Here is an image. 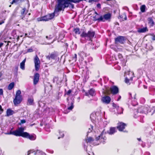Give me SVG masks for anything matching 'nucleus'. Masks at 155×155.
I'll return each instance as SVG.
<instances>
[{
  "label": "nucleus",
  "mask_w": 155,
  "mask_h": 155,
  "mask_svg": "<svg viewBox=\"0 0 155 155\" xmlns=\"http://www.w3.org/2000/svg\"><path fill=\"white\" fill-rule=\"evenodd\" d=\"M94 143V145H98L99 144V143Z\"/></svg>",
  "instance_id": "obj_62"
},
{
  "label": "nucleus",
  "mask_w": 155,
  "mask_h": 155,
  "mask_svg": "<svg viewBox=\"0 0 155 155\" xmlns=\"http://www.w3.org/2000/svg\"><path fill=\"white\" fill-rule=\"evenodd\" d=\"M46 38L48 39H51L53 38V36L51 35H50L49 36H46Z\"/></svg>",
  "instance_id": "obj_45"
},
{
  "label": "nucleus",
  "mask_w": 155,
  "mask_h": 155,
  "mask_svg": "<svg viewBox=\"0 0 155 155\" xmlns=\"http://www.w3.org/2000/svg\"><path fill=\"white\" fill-rule=\"evenodd\" d=\"M3 90L2 89H0V95H3Z\"/></svg>",
  "instance_id": "obj_48"
},
{
  "label": "nucleus",
  "mask_w": 155,
  "mask_h": 155,
  "mask_svg": "<svg viewBox=\"0 0 155 155\" xmlns=\"http://www.w3.org/2000/svg\"><path fill=\"white\" fill-rule=\"evenodd\" d=\"M112 106L114 108L117 109V114H121L123 113V109L122 107H119L118 105L113 103L112 104Z\"/></svg>",
  "instance_id": "obj_12"
},
{
  "label": "nucleus",
  "mask_w": 155,
  "mask_h": 155,
  "mask_svg": "<svg viewBox=\"0 0 155 155\" xmlns=\"http://www.w3.org/2000/svg\"><path fill=\"white\" fill-rule=\"evenodd\" d=\"M33 51V50L32 48H29L28 49L27 52H31Z\"/></svg>",
  "instance_id": "obj_47"
},
{
  "label": "nucleus",
  "mask_w": 155,
  "mask_h": 155,
  "mask_svg": "<svg viewBox=\"0 0 155 155\" xmlns=\"http://www.w3.org/2000/svg\"><path fill=\"white\" fill-rule=\"evenodd\" d=\"M24 129L21 127L14 131H10L9 132L5 133L6 134H13L16 136H21L24 137L25 132H24Z\"/></svg>",
  "instance_id": "obj_2"
},
{
  "label": "nucleus",
  "mask_w": 155,
  "mask_h": 155,
  "mask_svg": "<svg viewBox=\"0 0 155 155\" xmlns=\"http://www.w3.org/2000/svg\"><path fill=\"white\" fill-rule=\"evenodd\" d=\"M39 78V74L38 73L35 74L34 76L33 83L36 85L38 83Z\"/></svg>",
  "instance_id": "obj_15"
},
{
  "label": "nucleus",
  "mask_w": 155,
  "mask_h": 155,
  "mask_svg": "<svg viewBox=\"0 0 155 155\" xmlns=\"http://www.w3.org/2000/svg\"><path fill=\"white\" fill-rule=\"evenodd\" d=\"M121 17L124 19L123 20H126L127 19V17L125 14L124 13L121 16Z\"/></svg>",
  "instance_id": "obj_39"
},
{
  "label": "nucleus",
  "mask_w": 155,
  "mask_h": 155,
  "mask_svg": "<svg viewBox=\"0 0 155 155\" xmlns=\"http://www.w3.org/2000/svg\"><path fill=\"white\" fill-rule=\"evenodd\" d=\"M34 151L33 150H30L28 151V152L27 155H29L31 154V153H32Z\"/></svg>",
  "instance_id": "obj_46"
},
{
  "label": "nucleus",
  "mask_w": 155,
  "mask_h": 155,
  "mask_svg": "<svg viewBox=\"0 0 155 155\" xmlns=\"http://www.w3.org/2000/svg\"><path fill=\"white\" fill-rule=\"evenodd\" d=\"M12 34L14 38H16L17 36L16 35V31L15 30L12 31Z\"/></svg>",
  "instance_id": "obj_40"
},
{
  "label": "nucleus",
  "mask_w": 155,
  "mask_h": 155,
  "mask_svg": "<svg viewBox=\"0 0 155 155\" xmlns=\"http://www.w3.org/2000/svg\"><path fill=\"white\" fill-rule=\"evenodd\" d=\"M118 58L120 59H121V58H122V56L121 54H118Z\"/></svg>",
  "instance_id": "obj_52"
},
{
  "label": "nucleus",
  "mask_w": 155,
  "mask_h": 155,
  "mask_svg": "<svg viewBox=\"0 0 155 155\" xmlns=\"http://www.w3.org/2000/svg\"><path fill=\"white\" fill-rule=\"evenodd\" d=\"M111 101V98L108 96H105L101 98V101L102 102L107 104H109Z\"/></svg>",
  "instance_id": "obj_10"
},
{
  "label": "nucleus",
  "mask_w": 155,
  "mask_h": 155,
  "mask_svg": "<svg viewBox=\"0 0 155 155\" xmlns=\"http://www.w3.org/2000/svg\"><path fill=\"white\" fill-rule=\"evenodd\" d=\"M95 32L93 31H89L87 33L84 31L81 34V36L82 37L85 38L87 40H91L94 36Z\"/></svg>",
  "instance_id": "obj_5"
},
{
  "label": "nucleus",
  "mask_w": 155,
  "mask_h": 155,
  "mask_svg": "<svg viewBox=\"0 0 155 155\" xmlns=\"http://www.w3.org/2000/svg\"><path fill=\"white\" fill-rule=\"evenodd\" d=\"M83 0H57V4L55 8L54 13L58 15V13L61 11H64L65 8L68 7L69 2L75 3H78Z\"/></svg>",
  "instance_id": "obj_1"
},
{
  "label": "nucleus",
  "mask_w": 155,
  "mask_h": 155,
  "mask_svg": "<svg viewBox=\"0 0 155 155\" xmlns=\"http://www.w3.org/2000/svg\"><path fill=\"white\" fill-rule=\"evenodd\" d=\"M26 61V58L20 64V68L22 70H24L25 69V63Z\"/></svg>",
  "instance_id": "obj_21"
},
{
  "label": "nucleus",
  "mask_w": 155,
  "mask_h": 155,
  "mask_svg": "<svg viewBox=\"0 0 155 155\" xmlns=\"http://www.w3.org/2000/svg\"><path fill=\"white\" fill-rule=\"evenodd\" d=\"M21 124H24L25 123L26 121L25 120H21Z\"/></svg>",
  "instance_id": "obj_50"
},
{
  "label": "nucleus",
  "mask_w": 155,
  "mask_h": 155,
  "mask_svg": "<svg viewBox=\"0 0 155 155\" xmlns=\"http://www.w3.org/2000/svg\"><path fill=\"white\" fill-rule=\"evenodd\" d=\"M120 67H119L118 68H117V69L119 70H120Z\"/></svg>",
  "instance_id": "obj_63"
},
{
  "label": "nucleus",
  "mask_w": 155,
  "mask_h": 155,
  "mask_svg": "<svg viewBox=\"0 0 155 155\" xmlns=\"http://www.w3.org/2000/svg\"><path fill=\"white\" fill-rule=\"evenodd\" d=\"M20 90H18L16 92L15 97L13 100L14 103L15 105L20 104L22 101V98Z\"/></svg>",
  "instance_id": "obj_4"
},
{
  "label": "nucleus",
  "mask_w": 155,
  "mask_h": 155,
  "mask_svg": "<svg viewBox=\"0 0 155 155\" xmlns=\"http://www.w3.org/2000/svg\"><path fill=\"white\" fill-rule=\"evenodd\" d=\"M74 107V106H73V102H72L71 104V106L70 107H69L68 108V110H71Z\"/></svg>",
  "instance_id": "obj_36"
},
{
  "label": "nucleus",
  "mask_w": 155,
  "mask_h": 155,
  "mask_svg": "<svg viewBox=\"0 0 155 155\" xmlns=\"http://www.w3.org/2000/svg\"><path fill=\"white\" fill-rule=\"evenodd\" d=\"M0 110L2 112L3 111V109L2 108V107L0 105Z\"/></svg>",
  "instance_id": "obj_55"
},
{
  "label": "nucleus",
  "mask_w": 155,
  "mask_h": 155,
  "mask_svg": "<svg viewBox=\"0 0 155 155\" xmlns=\"http://www.w3.org/2000/svg\"><path fill=\"white\" fill-rule=\"evenodd\" d=\"M77 58V54H74V57H73V59H74L75 58V61H76Z\"/></svg>",
  "instance_id": "obj_51"
},
{
  "label": "nucleus",
  "mask_w": 155,
  "mask_h": 155,
  "mask_svg": "<svg viewBox=\"0 0 155 155\" xmlns=\"http://www.w3.org/2000/svg\"><path fill=\"white\" fill-rule=\"evenodd\" d=\"M46 58L47 59L50 60L51 58L50 55V56H48L46 57Z\"/></svg>",
  "instance_id": "obj_56"
},
{
  "label": "nucleus",
  "mask_w": 155,
  "mask_h": 155,
  "mask_svg": "<svg viewBox=\"0 0 155 155\" xmlns=\"http://www.w3.org/2000/svg\"><path fill=\"white\" fill-rule=\"evenodd\" d=\"M72 90H69L67 92H66L65 94L68 95H69L71 93Z\"/></svg>",
  "instance_id": "obj_42"
},
{
  "label": "nucleus",
  "mask_w": 155,
  "mask_h": 155,
  "mask_svg": "<svg viewBox=\"0 0 155 155\" xmlns=\"http://www.w3.org/2000/svg\"><path fill=\"white\" fill-rule=\"evenodd\" d=\"M89 93L92 96L94 95L95 94L94 90L93 89H91L89 91Z\"/></svg>",
  "instance_id": "obj_29"
},
{
  "label": "nucleus",
  "mask_w": 155,
  "mask_h": 155,
  "mask_svg": "<svg viewBox=\"0 0 155 155\" xmlns=\"http://www.w3.org/2000/svg\"><path fill=\"white\" fill-rule=\"evenodd\" d=\"M55 10L53 13L49 14L45 16L39 17L37 18V19L38 21H48L49 20H51L53 18L54 16H57L59 13V12L58 13V15H57L56 14L54 13Z\"/></svg>",
  "instance_id": "obj_3"
},
{
  "label": "nucleus",
  "mask_w": 155,
  "mask_h": 155,
  "mask_svg": "<svg viewBox=\"0 0 155 155\" xmlns=\"http://www.w3.org/2000/svg\"><path fill=\"white\" fill-rule=\"evenodd\" d=\"M27 12L26 11L25 8H24L21 12V14L22 15H25L26 14Z\"/></svg>",
  "instance_id": "obj_35"
},
{
  "label": "nucleus",
  "mask_w": 155,
  "mask_h": 155,
  "mask_svg": "<svg viewBox=\"0 0 155 155\" xmlns=\"http://www.w3.org/2000/svg\"><path fill=\"white\" fill-rule=\"evenodd\" d=\"M137 139L139 141H140L141 140V139L140 138H138Z\"/></svg>",
  "instance_id": "obj_64"
},
{
  "label": "nucleus",
  "mask_w": 155,
  "mask_h": 155,
  "mask_svg": "<svg viewBox=\"0 0 155 155\" xmlns=\"http://www.w3.org/2000/svg\"><path fill=\"white\" fill-rule=\"evenodd\" d=\"M153 40H155V35H154L153 36V38H152Z\"/></svg>",
  "instance_id": "obj_60"
},
{
  "label": "nucleus",
  "mask_w": 155,
  "mask_h": 155,
  "mask_svg": "<svg viewBox=\"0 0 155 155\" xmlns=\"http://www.w3.org/2000/svg\"><path fill=\"white\" fill-rule=\"evenodd\" d=\"M146 8V6L145 5H142L140 7V10L142 12H144L145 11Z\"/></svg>",
  "instance_id": "obj_32"
},
{
  "label": "nucleus",
  "mask_w": 155,
  "mask_h": 155,
  "mask_svg": "<svg viewBox=\"0 0 155 155\" xmlns=\"http://www.w3.org/2000/svg\"><path fill=\"white\" fill-rule=\"evenodd\" d=\"M2 72H0V78L2 77Z\"/></svg>",
  "instance_id": "obj_61"
},
{
  "label": "nucleus",
  "mask_w": 155,
  "mask_h": 155,
  "mask_svg": "<svg viewBox=\"0 0 155 155\" xmlns=\"http://www.w3.org/2000/svg\"><path fill=\"white\" fill-rule=\"evenodd\" d=\"M116 132V128L114 127H111L108 131V133L112 135L114 134Z\"/></svg>",
  "instance_id": "obj_25"
},
{
  "label": "nucleus",
  "mask_w": 155,
  "mask_h": 155,
  "mask_svg": "<svg viewBox=\"0 0 155 155\" xmlns=\"http://www.w3.org/2000/svg\"><path fill=\"white\" fill-rule=\"evenodd\" d=\"M34 63L35 69L38 71L40 67V61L38 57L36 55L34 58Z\"/></svg>",
  "instance_id": "obj_8"
},
{
  "label": "nucleus",
  "mask_w": 155,
  "mask_h": 155,
  "mask_svg": "<svg viewBox=\"0 0 155 155\" xmlns=\"http://www.w3.org/2000/svg\"><path fill=\"white\" fill-rule=\"evenodd\" d=\"M3 45V43H0V48H1Z\"/></svg>",
  "instance_id": "obj_57"
},
{
  "label": "nucleus",
  "mask_w": 155,
  "mask_h": 155,
  "mask_svg": "<svg viewBox=\"0 0 155 155\" xmlns=\"http://www.w3.org/2000/svg\"><path fill=\"white\" fill-rule=\"evenodd\" d=\"M78 54L81 58L85 55V53L83 51H80L78 53Z\"/></svg>",
  "instance_id": "obj_33"
},
{
  "label": "nucleus",
  "mask_w": 155,
  "mask_h": 155,
  "mask_svg": "<svg viewBox=\"0 0 155 155\" xmlns=\"http://www.w3.org/2000/svg\"><path fill=\"white\" fill-rule=\"evenodd\" d=\"M138 112L140 113H143L145 114L148 113V110L147 107H142L138 109Z\"/></svg>",
  "instance_id": "obj_16"
},
{
  "label": "nucleus",
  "mask_w": 155,
  "mask_h": 155,
  "mask_svg": "<svg viewBox=\"0 0 155 155\" xmlns=\"http://www.w3.org/2000/svg\"><path fill=\"white\" fill-rule=\"evenodd\" d=\"M110 91L112 94H115L118 93L119 89L117 87L113 86L110 88Z\"/></svg>",
  "instance_id": "obj_13"
},
{
  "label": "nucleus",
  "mask_w": 155,
  "mask_h": 155,
  "mask_svg": "<svg viewBox=\"0 0 155 155\" xmlns=\"http://www.w3.org/2000/svg\"><path fill=\"white\" fill-rule=\"evenodd\" d=\"M104 130H103L102 131L101 134L98 137L96 138V141L99 140L100 142H102L104 143L105 142V140L106 139V138L105 136V132H104Z\"/></svg>",
  "instance_id": "obj_7"
},
{
  "label": "nucleus",
  "mask_w": 155,
  "mask_h": 155,
  "mask_svg": "<svg viewBox=\"0 0 155 155\" xmlns=\"http://www.w3.org/2000/svg\"><path fill=\"white\" fill-rule=\"evenodd\" d=\"M24 137L28 138L31 140H33L36 139V137L35 134L30 135L28 133L25 132V134Z\"/></svg>",
  "instance_id": "obj_11"
},
{
  "label": "nucleus",
  "mask_w": 155,
  "mask_h": 155,
  "mask_svg": "<svg viewBox=\"0 0 155 155\" xmlns=\"http://www.w3.org/2000/svg\"><path fill=\"white\" fill-rule=\"evenodd\" d=\"M116 43L119 42L120 43H123L124 42V37L122 36H119L116 38L115 39Z\"/></svg>",
  "instance_id": "obj_17"
},
{
  "label": "nucleus",
  "mask_w": 155,
  "mask_h": 155,
  "mask_svg": "<svg viewBox=\"0 0 155 155\" xmlns=\"http://www.w3.org/2000/svg\"><path fill=\"white\" fill-rule=\"evenodd\" d=\"M34 104V98L32 96L28 97V99L27 104L28 105H33Z\"/></svg>",
  "instance_id": "obj_18"
},
{
  "label": "nucleus",
  "mask_w": 155,
  "mask_h": 155,
  "mask_svg": "<svg viewBox=\"0 0 155 155\" xmlns=\"http://www.w3.org/2000/svg\"><path fill=\"white\" fill-rule=\"evenodd\" d=\"M137 104V103L135 100V98H134V100L132 101V104L134 106H135Z\"/></svg>",
  "instance_id": "obj_41"
},
{
  "label": "nucleus",
  "mask_w": 155,
  "mask_h": 155,
  "mask_svg": "<svg viewBox=\"0 0 155 155\" xmlns=\"http://www.w3.org/2000/svg\"><path fill=\"white\" fill-rule=\"evenodd\" d=\"M97 8H101V5L99 3H98L97 5Z\"/></svg>",
  "instance_id": "obj_49"
},
{
  "label": "nucleus",
  "mask_w": 155,
  "mask_h": 155,
  "mask_svg": "<svg viewBox=\"0 0 155 155\" xmlns=\"http://www.w3.org/2000/svg\"><path fill=\"white\" fill-rule=\"evenodd\" d=\"M121 97L119 95L118 96V99H117V101H119L121 99Z\"/></svg>",
  "instance_id": "obj_54"
},
{
  "label": "nucleus",
  "mask_w": 155,
  "mask_h": 155,
  "mask_svg": "<svg viewBox=\"0 0 155 155\" xmlns=\"http://www.w3.org/2000/svg\"><path fill=\"white\" fill-rule=\"evenodd\" d=\"M14 82H12L10 84L8 87V89L9 90H12L14 86Z\"/></svg>",
  "instance_id": "obj_31"
},
{
  "label": "nucleus",
  "mask_w": 155,
  "mask_h": 155,
  "mask_svg": "<svg viewBox=\"0 0 155 155\" xmlns=\"http://www.w3.org/2000/svg\"><path fill=\"white\" fill-rule=\"evenodd\" d=\"M74 31L76 34H80V30L78 28L74 29Z\"/></svg>",
  "instance_id": "obj_34"
},
{
  "label": "nucleus",
  "mask_w": 155,
  "mask_h": 155,
  "mask_svg": "<svg viewBox=\"0 0 155 155\" xmlns=\"http://www.w3.org/2000/svg\"><path fill=\"white\" fill-rule=\"evenodd\" d=\"M90 126H91V128H89V130L88 131V132H91L93 129V126L91 125Z\"/></svg>",
  "instance_id": "obj_44"
},
{
  "label": "nucleus",
  "mask_w": 155,
  "mask_h": 155,
  "mask_svg": "<svg viewBox=\"0 0 155 155\" xmlns=\"http://www.w3.org/2000/svg\"><path fill=\"white\" fill-rule=\"evenodd\" d=\"M0 155H3V153L1 150H0Z\"/></svg>",
  "instance_id": "obj_58"
},
{
  "label": "nucleus",
  "mask_w": 155,
  "mask_h": 155,
  "mask_svg": "<svg viewBox=\"0 0 155 155\" xmlns=\"http://www.w3.org/2000/svg\"><path fill=\"white\" fill-rule=\"evenodd\" d=\"M90 118L92 122L96 120V115L95 113H93L91 114Z\"/></svg>",
  "instance_id": "obj_26"
},
{
  "label": "nucleus",
  "mask_w": 155,
  "mask_h": 155,
  "mask_svg": "<svg viewBox=\"0 0 155 155\" xmlns=\"http://www.w3.org/2000/svg\"><path fill=\"white\" fill-rule=\"evenodd\" d=\"M95 2V1L94 0H89V3H92L94 2Z\"/></svg>",
  "instance_id": "obj_53"
},
{
  "label": "nucleus",
  "mask_w": 155,
  "mask_h": 155,
  "mask_svg": "<svg viewBox=\"0 0 155 155\" xmlns=\"http://www.w3.org/2000/svg\"><path fill=\"white\" fill-rule=\"evenodd\" d=\"M4 21H2L1 22H0V25L2 24V23H4Z\"/></svg>",
  "instance_id": "obj_59"
},
{
  "label": "nucleus",
  "mask_w": 155,
  "mask_h": 155,
  "mask_svg": "<svg viewBox=\"0 0 155 155\" xmlns=\"http://www.w3.org/2000/svg\"><path fill=\"white\" fill-rule=\"evenodd\" d=\"M91 146L87 147L86 151L88 153L89 155H94V153L91 152V149L90 148Z\"/></svg>",
  "instance_id": "obj_20"
},
{
  "label": "nucleus",
  "mask_w": 155,
  "mask_h": 155,
  "mask_svg": "<svg viewBox=\"0 0 155 155\" xmlns=\"http://www.w3.org/2000/svg\"><path fill=\"white\" fill-rule=\"evenodd\" d=\"M58 134H59L57 135V136H58V139H60L61 138L63 137L64 136V132L63 131H61V130H59Z\"/></svg>",
  "instance_id": "obj_24"
},
{
  "label": "nucleus",
  "mask_w": 155,
  "mask_h": 155,
  "mask_svg": "<svg viewBox=\"0 0 155 155\" xmlns=\"http://www.w3.org/2000/svg\"><path fill=\"white\" fill-rule=\"evenodd\" d=\"M147 31H148V29L147 27H144L140 28L138 30V32L140 33L144 32Z\"/></svg>",
  "instance_id": "obj_27"
},
{
  "label": "nucleus",
  "mask_w": 155,
  "mask_h": 155,
  "mask_svg": "<svg viewBox=\"0 0 155 155\" xmlns=\"http://www.w3.org/2000/svg\"><path fill=\"white\" fill-rule=\"evenodd\" d=\"M126 124L122 122H120L118 124L117 128L120 131H122L124 129Z\"/></svg>",
  "instance_id": "obj_14"
},
{
  "label": "nucleus",
  "mask_w": 155,
  "mask_h": 155,
  "mask_svg": "<svg viewBox=\"0 0 155 155\" xmlns=\"http://www.w3.org/2000/svg\"><path fill=\"white\" fill-rule=\"evenodd\" d=\"M14 113V111L10 109H8L6 111L7 115L8 116L12 115Z\"/></svg>",
  "instance_id": "obj_22"
},
{
  "label": "nucleus",
  "mask_w": 155,
  "mask_h": 155,
  "mask_svg": "<svg viewBox=\"0 0 155 155\" xmlns=\"http://www.w3.org/2000/svg\"><path fill=\"white\" fill-rule=\"evenodd\" d=\"M50 55L51 58L53 59H55V58L56 57V55L54 54H51Z\"/></svg>",
  "instance_id": "obj_43"
},
{
  "label": "nucleus",
  "mask_w": 155,
  "mask_h": 155,
  "mask_svg": "<svg viewBox=\"0 0 155 155\" xmlns=\"http://www.w3.org/2000/svg\"><path fill=\"white\" fill-rule=\"evenodd\" d=\"M35 155H45V153L41 151L37 150L36 152Z\"/></svg>",
  "instance_id": "obj_28"
},
{
  "label": "nucleus",
  "mask_w": 155,
  "mask_h": 155,
  "mask_svg": "<svg viewBox=\"0 0 155 155\" xmlns=\"http://www.w3.org/2000/svg\"><path fill=\"white\" fill-rule=\"evenodd\" d=\"M94 13L96 14V15L94 17V20L95 21H101L97 20L99 18L101 17V15H100L99 14H98L96 11Z\"/></svg>",
  "instance_id": "obj_19"
},
{
  "label": "nucleus",
  "mask_w": 155,
  "mask_h": 155,
  "mask_svg": "<svg viewBox=\"0 0 155 155\" xmlns=\"http://www.w3.org/2000/svg\"><path fill=\"white\" fill-rule=\"evenodd\" d=\"M94 141L93 139L91 137H87L86 141L87 143H92Z\"/></svg>",
  "instance_id": "obj_30"
},
{
  "label": "nucleus",
  "mask_w": 155,
  "mask_h": 155,
  "mask_svg": "<svg viewBox=\"0 0 155 155\" xmlns=\"http://www.w3.org/2000/svg\"><path fill=\"white\" fill-rule=\"evenodd\" d=\"M22 0H13L12 3V4H13L14 3H18L21 2Z\"/></svg>",
  "instance_id": "obj_38"
},
{
  "label": "nucleus",
  "mask_w": 155,
  "mask_h": 155,
  "mask_svg": "<svg viewBox=\"0 0 155 155\" xmlns=\"http://www.w3.org/2000/svg\"><path fill=\"white\" fill-rule=\"evenodd\" d=\"M111 15L110 13H107L104 15L101 16V17L97 20L101 21H105L106 20H108L110 18Z\"/></svg>",
  "instance_id": "obj_9"
},
{
  "label": "nucleus",
  "mask_w": 155,
  "mask_h": 155,
  "mask_svg": "<svg viewBox=\"0 0 155 155\" xmlns=\"http://www.w3.org/2000/svg\"><path fill=\"white\" fill-rule=\"evenodd\" d=\"M125 77V81L126 83H128L130 81H132L134 77V73L132 71H127L124 74Z\"/></svg>",
  "instance_id": "obj_6"
},
{
  "label": "nucleus",
  "mask_w": 155,
  "mask_h": 155,
  "mask_svg": "<svg viewBox=\"0 0 155 155\" xmlns=\"http://www.w3.org/2000/svg\"><path fill=\"white\" fill-rule=\"evenodd\" d=\"M69 2V4L68 5V7H69L70 8H73L74 7V5L73 4L71 3V2Z\"/></svg>",
  "instance_id": "obj_37"
},
{
  "label": "nucleus",
  "mask_w": 155,
  "mask_h": 155,
  "mask_svg": "<svg viewBox=\"0 0 155 155\" xmlns=\"http://www.w3.org/2000/svg\"><path fill=\"white\" fill-rule=\"evenodd\" d=\"M147 21L148 24L151 26H153L154 23L153 19L151 18H149L147 19Z\"/></svg>",
  "instance_id": "obj_23"
}]
</instances>
